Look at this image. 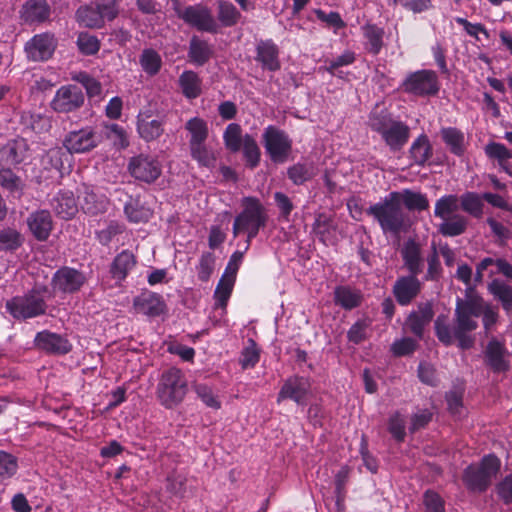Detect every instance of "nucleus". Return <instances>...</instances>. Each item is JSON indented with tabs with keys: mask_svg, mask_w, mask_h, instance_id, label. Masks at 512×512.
Segmentation results:
<instances>
[{
	"mask_svg": "<svg viewBox=\"0 0 512 512\" xmlns=\"http://www.w3.org/2000/svg\"><path fill=\"white\" fill-rule=\"evenodd\" d=\"M85 103V94L81 87L66 84L59 87L50 102L51 109L59 114H69L78 111Z\"/></svg>",
	"mask_w": 512,
	"mask_h": 512,
	"instance_id": "nucleus-12",
	"label": "nucleus"
},
{
	"mask_svg": "<svg viewBox=\"0 0 512 512\" xmlns=\"http://www.w3.org/2000/svg\"><path fill=\"white\" fill-rule=\"evenodd\" d=\"M52 208L55 213L63 218L70 219L78 211V206L71 191H59L52 199Z\"/></svg>",
	"mask_w": 512,
	"mask_h": 512,
	"instance_id": "nucleus-32",
	"label": "nucleus"
},
{
	"mask_svg": "<svg viewBox=\"0 0 512 512\" xmlns=\"http://www.w3.org/2000/svg\"><path fill=\"white\" fill-rule=\"evenodd\" d=\"M213 54V50L209 43L205 40L193 36L189 43L188 57L190 62L195 65L202 66L209 61Z\"/></svg>",
	"mask_w": 512,
	"mask_h": 512,
	"instance_id": "nucleus-37",
	"label": "nucleus"
},
{
	"mask_svg": "<svg viewBox=\"0 0 512 512\" xmlns=\"http://www.w3.org/2000/svg\"><path fill=\"white\" fill-rule=\"evenodd\" d=\"M335 225L333 218L326 213H318L315 216L312 225V232L319 238L325 245L332 242L333 233L335 232Z\"/></svg>",
	"mask_w": 512,
	"mask_h": 512,
	"instance_id": "nucleus-40",
	"label": "nucleus"
},
{
	"mask_svg": "<svg viewBox=\"0 0 512 512\" xmlns=\"http://www.w3.org/2000/svg\"><path fill=\"white\" fill-rule=\"evenodd\" d=\"M171 3L177 17L190 27L212 34L219 31V23L208 6L198 3L182 8L179 0H171Z\"/></svg>",
	"mask_w": 512,
	"mask_h": 512,
	"instance_id": "nucleus-9",
	"label": "nucleus"
},
{
	"mask_svg": "<svg viewBox=\"0 0 512 512\" xmlns=\"http://www.w3.org/2000/svg\"><path fill=\"white\" fill-rule=\"evenodd\" d=\"M23 242L21 234L14 229L0 230V250H15Z\"/></svg>",
	"mask_w": 512,
	"mask_h": 512,
	"instance_id": "nucleus-60",
	"label": "nucleus"
},
{
	"mask_svg": "<svg viewBox=\"0 0 512 512\" xmlns=\"http://www.w3.org/2000/svg\"><path fill=\"white\" fill-rule=\"evenodd\" d=\"M401 89L416 96H434L439 92L438 76L433 70H418L409 73L401 83Z\"/></svg>",
	"mask_w": 512,
	"mask_h": 512,
	"instance_id": "nucleus-11",
	"label": "nucleus"
},
{
	"mask_svg": "<svg viewBox=\"0 0 512 512\" xmlns=\"http://www.w3.org/2000/svg\"><path fill=\"white\" fill-rule=\"evenodd\" d=\"M409 153L414 164L424 166L433 154L432 146L427 135H419L411 144Z\"/></svg>",
	"mask_w": 512,
	"mask_h": 512,
	"instance_id": "nucleus-39",
	"label": "nucleus"
},
{
	"mask_svg": "<svg viewBox=\"0 0 512 512\" xmlns=\"http://www.w3.org/2000/svg\"><path fill=\"white\" fill-rule=\"evenodd\" d=\"M361 31L365 51L373 56L378 55L384 47V29L376 24L366 23L361 26Z\"/></svg>",
	"mask_w": 512,
	"mask_h": 512,
	"instance_id": "nucleus-30",
	"label": "nucleus"
},
{
	"mask_svg": "<svg viewBox=\"0 0 512 512\" xmlns=\"http://www.w3.org/2000/svg\"><path fill=\"white\" fill-rule=\"evenodd\" d=\"M166 489L176 496L182 497L186 492V477L175 471L171 472L166 479Z\"/></svg>",
	"mask_w": 512,
	"mask_h": 512,
	"instance_id": "nucleus-64",
	"label": "nucleus"
},
{
	"mask_svg": "<svg viewBox=\"0 0 512 512\" xmlns=\"http://www.w3.org/2000/svg\"><path fill=\"white\" fill-rule=\"evenodd\" d=\"M73 80L80 83L86 90L89 97L99 96L102 92L101 83L86 72H80L73 77Z\"/></svg>",
	"mask_w": 512,
	"mask_h": 512,
	"instance_id": "nucleus-61",
	"label": "nucleus"
},
{
	"mask_svg": "<svg viewBox=\"0 0 512 512\" xmlns=\"http://www.w3.org/2000/svg\"><path fill=\"white\" fill-rule=\"evenodd\" d=\"M241 148L247 166L252 169L257 167L260 162L261 151L254 137L250 134H245Z\"/></svg>",
	"mask_w": 512,
	"mask_h": 512,
	"instance_id": "nucleus-48",
	"label": "nucleus"
},
{
	"mask_svg": "<svg viewBox=\"0 0 512 512\" xmlns=\"http://www.w3.org/2000/svg\"><path fill=\"white\" fill-rule=\"evenodd\" d=\"M139 137L146 142L157 140L164 133V123L160 119H152L150 111H141L136 121Z\"/></svg>",
	"mask_w": 512,
	"mask_h": 512,
	"instance_id": "nucleus-27",
	"label": "nucleus"
},
{
	"mask_svg": "<svg viewBox=\"0 0 512 512\" xmlns=\"http://www.w3.org/2000/svg\"><path fill=\"white\" fill-rule=\"evenodd\" d=\"M128 170L136 180L150 184L160 177L162 165L156 157L140 154L130 159Z\"/></svg>",
	"mask_w": 512,
	"mask_h": 512,
	"instance_id": "nucleus-14",
	"label": "nucleus"
},
{
	"mask_svg": "<svg viewBox=\"0 0 512 512\" xmlns=\"http://www.w3.org/2000/svg\"><path fill=\"white\" fill-rule=\"evenodd\" d=\"M255 60L264 70L275 72L280 69L279 48L272 39L260 40L257 43Z\"/></svg>",
	"mask_w": 512,
	"mask_h": 512,
	"instance_id": "nucleus-26",
	"label": "nucleus"
},
{
	"mask_svg": "<svg viewBox=\"0 0 512 512\" xmlns=\"http://www.w3.org/2000/svg\"><path fill=\"white\" fill-rule=\"evenodd\" d=\"M442 140L450 152L456 156H463L466 151L465 135L455 127H444L440 131Z\"/></svg>",
	"mask_w": 512,
	"mask_h": 512,
	"instance_id": "nucleus-38",
	"label": "nucleus"
},
{
	"mask_svg": "<svg viewBox=\"0 0 512 512\" xmlns=\"http://www.w3.org/2000/svg\"><path fill=\"white\" fill-rule=\"evenodd\" d=\"M77 46L81 53L94 55L100 49V42L96 36L89 33H80L77 38Z\"/></svg>",
	"mask_w": 512,
	"mask_h": 512,
	"instance_id": "nucleus-62",
	"label": "nucleus"
},
{
	"mask_svg": "<svg viewBox=\"0 0 512 512\" xmlns=\"http://www.w3.org/2000/svg\"><path fill=\"white\" fill-rule=\"evenodd\" d=\"M27 225L38 241L47 240L53 228L50 212L47 210H38L31 213L27 218Z\"/></svg>",
	"mask_w": 512,
	"mask_h": 512,
	"instance_id": "nucleus-29",
	"label": "nucleus"
},
{
	"mask_svg": "<svg viewBox=\"0 0 512 512\" xmlns=\"http://www.w3.org/2000/svg\"><path fill=\"white\" fill-rule=\"evenodd\" d=\"M137 260L129 250H123L113 259L110 266V274L113 279L121 282L135 268Z\"/></svg>",
	"mask_w": 512,
	"mask_h": 512,
	"instance_id": "nucleus-31",
	"label": "nucleus"
},
{
	"mask_svg": "<svg viewBox=\"0 0 512 512\" xmlns=\"http://www.w3.org/2000/svg\"><path fill=\"white\" fill-rule=\"evenodd\" d=\"M484 355L486 364L493 372L500 373L509 369L508 351L505 345L497 339H492L488 342Z\"/></svg>",
	"mask_w": 512,
	"mask_h": 512,
	"instance_id": "nucleus-25",
	"label": "nucleus"
},
{
	"mask_svg": "<svg viewBox=\"0 0 512 512\" xmlns=\"http://www.w3.org/2000/svg\"><path fill=\"white\" fill-rule=\"evenodd\" d=\"M189 149L191 158L196 161L200 167L213 169L216 166L217 154L206 142L191 145Z\"/></svg>",
	"mask_w": 512,
	"mask_h": 512,
	"instance_id": "nucleus-41",
	"label": "nucleus"
},
{
	"mask_svg": "<svg viewBox=\"0 0 512 512\" xmlns=\"http://www.w3.org/2000/svg\"><path fill=\"white\" fill-rule=\"evenodd\" d=\"M133 308L148 317H158L165 313L166 304L163 297L150 290H143L133 299Z\"/></svg>",
	"mask_w": 512,
	"mask_h": 512,
	"instance_id": "nucleus-22",
	"label": "nucleus"
},
{
	"mask_svg": "<svg viewBox=\"0 0 512 512\" xmlns=\"http://www.w3.org/2000/svg\"><path fill=\"white\" fill-rule=\"evenodd\" d=\"M417 348V341L410 337L395 340L391 345V352L396 357L412 354Z\"/></svg>",
	"mask_w": 512,
	"mask_h": 512,
	"instance_id": "nucleus-63",
	"label": "nucleus"
},
{
	"mask_svg": "<svg viewBox=\"0 0 512 512\" xmlns=\"http://www.w3.org/2000/svg\"><path fill=\"white\" fill-rule=\"evenodd\" d=\"M216 257L212 252H203L196 266L197 277L202 282H207L213 274Z\"/></svg>",
	"mask_w": 512,
	"mask_h": 512,
	"instance_id": "nucleus-56",
	"label": "nucleus"
},
{
	"mask_svg": "<svg viewBox=\"0 0 512 512\" xmlns=\"http://www.w3.org/2000/svg\"><path fill=\"white\" fill-rule=\"evenodd\" d=\"M185 129L189 133V146L206 142L209 134L207 122L200 117H193L185 123Z\"/></svg>",
	"mask_w": 512,
	"mask_h": 512,
	"instance_id": "nucleus-45",
	"label": "nucleus"
},
{
	"mask_svg": "<svg viewBox=\"0 0 512 512\" xmlns=\"http://www.w3.org/2000/svg\"><path fill=\"white\" fill-rule=\"evenodd\" d=\"M139 63L146 74L154 76L162 67V58L157 51L148 48L142 51Z\"/></svg>",
	"mask_w": 512,
	"mask_h": 512,
	"instance_id": "nucleus-49",
	"label": "nucleus"
},
{
	"mask_svg": "<svg viewBox=\"0 0 512 512\" xmlns=\"http://www.w3.org/2000/svg\"><path fill=\"white\" fill-rule=\"evenodd\" d=\"M47 288L34 287L23 295H17L6 301V311L17 321H26L46 314L48 309Z\"/></svg>",
	"mask_w": 512,
	"mask_h": 512,
	"instance_id": "nucleus-5",
	"label": "nucleus"
},
{
	"mask_svg": "<svg viewBox=\"0 0 512 512\" xmlns=\"http://www.w3.org/2000/svg\"><path fill=\"white\" fill-rule=\"evenodd\" d=\"M241 212L234 218L232 232L237 237L246 234L245 251L249 249L252 240L268 223L267 209L257 197L246 196L241 199Z\"/></svg>",
	"mask_w": 512,
	"mask_h": 512,
	"instance_id": "nucleus-4",
	"label": "nucleus"
},
{
	"mask_svg": "<svg viewBox=\"0 0 512 512\" xmlns=\"http://www.w3.org/2000/svg\"><path fill=\"white\" fill-rule=\"evenodd\" d=\"M458 203L459 198L454 194L444 195L435 203L434 215L443 220L438 232L445 237L459 236L467 229V217L455 213L459 208Z\"/></svg>",
	"mask_w": 512,
	"mask_h": 512,
	"instance_id": "nucleus-7",
	"label": "nucleus"
},
{
	"mask_svg": "<svg viewBox=\"0 0 512 512\" xmlns=\"http://www.w3.org/2000/svg\"><path fill=\"white\" fill-rule=\"evenodd\" d=\"M260 359V349L253 339H248L240 356V364L243 369L253 368Z\"/></svg>",
	"mask_w": 512,
	"mask_h": 512,
	"instance_id": "nucleus-55",
	"label": "nucleus"
},
{
	"mask_svg": "<svg viewBox=\"0 0 512 512\" xmlns=\"http://www.w3.org/2000/svg\"><path fill=\"white\" fill-rule=\"evenodd\" d=\"M0 186L14 197L22 195L23 182L10 168L0 169Z\"/></svg>",
	"mask_w": 512,
	"mask_h": 512,
	"instance_id": "nucleus-50",
	"label": "nucleus"
},
{
	"mask_svg": "<svg viewBox=\"0 0 512 512\" xmlns=\"http://www.w3.org/2000/svg\"><path fill=\"white\" fill-rule=\"evenodd\" d=\"M194 391L197 397L209 408L218 410L221 408V401L214 394L213 389L206 384L194 385Z\"/></svg>",
	"mask_w": 512,
	"mask_h": 512,
	"instance_id": "nucleus-59",
	"label": "nucleus"
},
{
	"mask_svg": "<svg viewBox=\"0 0 512 512\" xmlns=\"http://www.w3.org/2000/svg\"><path fill=\"white\" fill-rule=\"evenodd\" d=\"M363 294L361 290L350 286H337L334 289V302L345 310H352L361 305Z\"/></svg>",
	"mask_w": 512,
	"mask_h": 512,
	"instance_id": "nucleus-33",
	"label": "nucleus"
},
{
	"mask_svg": "<svg viewBox=\"0 0 512 512\" xmlns=\"http://www.w3.org/2000/svg\"><path fill=\"white\" fill-rule=\"evenodd\" d=\"M57 40L52 33L44 32L34 35L24 45V52L30 61L49 60L55 52Z\"/></svg>",
	"mask_w": 512,
	"mask_h": 512,
	"instance_id": "nucleus-15",
	"label": "nucleus"
},
{
	"mask_svg": "<svg viewBox=\"0 0 512 512\" xmlns=\"http://www.w3.org/2000/svg\"><path fill=\"white\" fill-rule=\"evenodd\" d=\"M79 198L82 210L89 215L105 213L109 206L108 198L103 194L96 193L90 186L83 185Z\"/></svg>",
	"mask_w": 512,
	"mask_h": 512,
	"instance_id": "nucleus-28",
	"label": "nucleus"
},
{
	"mask_svg": "<svg viewBox=\"0 0 512 512\" xmlns=\"http://www.w3.org/2000/svg\"><path fill=\"white\" fill-rule=\"evenodd\" d=\"M434 316L433 306L430 302L419 303L417 310L412 311L406 319L407 329L418 339H422L426 326Z\"/></svg>",
	"mask_w": 512,
	"mask_h": 512,
	"instance_id": "nucleus-24",
	"label": "nucleus"
},
{
	"mask_svg": "<svg viewBox=\"0 0 512 512\" xmlns=\"http://www.w3.org/2000/svg\"><path fill=\"white\" fill-rule=\"evenodd\" d=\"M124 213L130 222H147L152 212L145 207L138 198L129 197L124 205Z\"/></svg>",
	"mask_w": 512,
	"mask_h": 512,
	"instance_id": "nucleus-44",
	"label": "nucleus"
},
{
	"mask_svg": "<svg viewBox=\"0 0 512 512\" xmlns=\"http://www.w3.org/2000/svg\"><path fill=\"white\" fill-rule=\"evenodd\" d=\"M480 316H482L483 327L488 332L498 320V310L478 295H469L465 299L458 298L454 325H450L446 315L437 316L434 322L435 335L445 346H451L457 342L460 349L468 350L475 343V337L471 332L478 328L477 319Z\"/></svg>",
	"mask_w": 512,
	"mask_h": 512,
	"instance_id": "nucleus-1",
	"label": "nucleus"
},
{
	"mask_svg": "<svg viewBox=\"0 0 512 512\" xmlns=\"http://www.w3.org/2000/svg\"><path fill=\"white\" fill-rule=\"evenodd\" d=\"M102 141V136L93 126H85L79 130L67 133L63 146L71 154H82L96 148Z\"/></svg>",
	"mask_w": 512,
	"mask_h": 512,
	"instance_id": "nucleus-13",
	"label": "nucleus"
},
{
	"mask_svg": "<svg viewBox=\"0 0 512 512\" xmlns=\"http://www.w3.org/2000/svg\"><path fill=\"white\" fill-rule=\"evenodd\" d=\"M403 267L408 273L420 275L424 270L425 256L423 245L415 238H408L400 248Z\"/></svg>",
	"mask_w": 512,
	"mask_h": 512,
	"instance_id": "nucleus-18",
	"label": "nucleus"
},
{
	"mask_svg": "<svg viewBox=\"0 0 512 512\" xmlns=\"http://www.w3.org/2000/svg\"><path fill=\"white\" fill-rule=\"evenodd\" d=\"M397 195L391 192L381 201L371 205L366 213L379 224L384 235L400 237L411 228V219L397 202Z\"/></svg>",
	"mask_w": 512,
	"mask_h": 512,
	"instance_id": "nucleus-2",
	"label": "nucleus"
},
{
	"mask_svg": "<svg viewBox=\"0 0 512 512\" xmlns=\"http://www.w3.org/2000/svg\"><path fill=\"white\" fill-rule=\"evenodd\" d=\"M179 87L182 94L187 99H196L202 93V80L199 75L192 70H185L179 76Z\"/></svg>",
	"mask_w": 512,
	"mask_h": 512,
	"instance_id": "nucleus-35",
	"label": "nucleus"
},
{
	"mask_svg": "<svg viewBox=\"0 0 512 512\" xmlns=\"http://www.w3.org/2000/svg\"><path fill=\"white\" fill-rule=\"evenodd\" d=\"M234 283L235 282L232 280H227V278L221 277L214 291L215 309H222L225 311Z\"/></svg>",
	"mask_w": 512,
	"mask_h": 512,
	"instance_id": "nucleus-52",
	"label": "nucleus"
},
{
	"mask_svg": "<svg viewBox=\"0 0 512 512\" xmlns=\"http://www.w3.org/2000/svg\"><path fill=\"white\" fill-rule=\"evenodd\" d=\"M482 199V196L475 192H466L461 195L459 200L463 211L475 218H480L484 207Z\"/></svg>",
	"mask_w": 512,
	"mask_h": 512,
	"instance_id": "nucleus-51",
	"label": "nucleus"
},
{
	"mask_svg": "<svg viewBox=\"0 0 512 512\" xmlns=\"http://www.w3.org/2000/svg\"><path fill=\"white\" fill-rule=\"evenodd\" d=\"M392 195H397V202L404 205L410 211H423L428 209L429 201L425 194L411 189H403L401 191H393Z\"/></svg>",
	"mask_w": 512,
	"mask_h": 512,
	"instance_id": "nucleus-34",
	"label": "nucleus"
},
{
	"mask_svg": "<svg viewBox=\"0 0 512 512\" xmlns=\"http://www.w3.org/2000/svg\"><path fill=\"white\" fill-rule=\"evenodd\" d=\"M29 158V145L24 138L11 139L0 147V164L2 166H17Z\"/></svg>",
	"mask_w": 512,
	"mask_h": 512,
	"instance_id": "nucleus-21",
	"label": "nucleus"
},
{
	"mask_svg": "<svg viewBox=\"0 0 512 512\" xmlns=\"http://www.w3.org/2000/svg\"><path fill=\"white\" fill-rule=\"evenodd\" d=\"M356 60V54L355 52L351 50H345L341 55L337 56L334 59L326 60V66L324 67V70L327 71L329 74L333 76L340 77L338 73V69L340 67L349 66L353 64Z\"/></svg>",
	"mask_w": 512,
	"mask_h": 512,
	"instance_id": "nucleus-54",
	"label": "nucleus"
},
{
	"mask_svg": "<svg viewBox=\"0 0 512 512\" xmlns=\"http://www.w3.org/2000/svg\"><path fill=\"white\" fill-rule=\"evenodd\" d=\"M421 289L422 282L418 279V274L409 273L397 278L392 293L399 305L408 306L419 295Z\"/></svg>",
	"mask_w": 512,
	"mask_h": 512,
	"instance_id": "nucleus-19",
	"label": "nucleus"
},
{
	"mask_svg": "<svg viewBox=\"0 0 512 512\" xmlns=\"http://www.w3.org/2000/svg\"><path fill=\"white\" fill-rule=\"evenodd\" d=\"M242 15L238 8L228 0L217 2V23L223 27H233L238 24Z\"/></svg>",
	"mask_w": 512,
	"mask_h": 512,
	"instance_id": "nucleus-43",
	"label": "nucleus"
},
{
	"mask_svg": "<svg viewBox=\"0 0 512 512\" xmlns=\"http://www.w3.org/2000/svg\"><path fill=\"white\" fill-rule=\"evenodd\" d=\"M501 462L493 454L486 455L479 463L467 466L462 475L465 487L474 493L485 492L500 470Z\"/></svg>",
	"mask_w": 512,
	"mask_h": 512,
	"instance_id": "nucleus-8",
	"label": "nucleus"
},
{
	"mask_svg": "<svg viewBox=\"0 0 512 512\" xmlns=\"http://www.w3.org/2000/svg\"><path fill=\"white\" fill-rule=\"evenodd\" d=\"M488 291L498 300L507 315L512 313V286L500 279L492 280L488 285Z\"/></svg>",
	"mask_w": 512,
	"mask_h": 512,
	"instance_id": "nucleus-36",
	"label": "nucleus"
},
{
	"mask_svg": "<svg viewBox=\"0 0 512 512\" xmlns=\"http://www.w3.org/2000/svg\"><path fill=\"white\" fill-rule=\"evenodd\" d=\"M52 9L47 0H26L19 11L22 23L32 26L50 21Z\"/></svg>",
	"mask_w": 512,
	"mask_h": 512,
	"instance_id": "nucleus-20",
	"label": "nucleus"
},
{
	"mask_svg": "<svg viewBox=\"0 0 512 512\" xmlns=\"http://www.w3.org/2000/svg\"><path fill=\"white\" fill-rule=\"evenodd\" d=\"M85 282L86 277L83 272L65 266L54 273L51 284L54 291L72 294L79 291Z\"/></svg>",
	"mask_w": 512,
	"mask_h": 512,
	"instance_id": "nucleus-17",
	"label": "nucleus"
},
{
	"mask_svg": "<svg viewBox=\"0 0 512 512\" xmlns=\"http://www.w3.org/2000/svg\"><path fill=\"white\" fill-rule=\"evenodd\" d=\"M266 153L274 163H284L291 153L292 140L283 130L269 125L262 134Z\"/></svg>",
	"mask_w": 512,
	"mask_h": 512,
	"instance_id": "nucleus-10",
	"label": "nucleus"
},
{
	"mask_svg": "<svg viewBox=\"0 0 512 512\" xmlns=\"http://www.w3.org/2000/svg\"><path fill=\"white\" fill-rule=\"evenodd\" d=\"M17 470V458L6 451L0 450V483L12 478Z\"/></svg>",
	"mask_w": 512,
	"mask_h": 512,
	"instance_id": "nucleus-53",
	"label": "nucleus"
},
{
	"mask_svg": "<svg viewBox=\"0 0 512 512\" xmlns=\"http://www.w3.org/2000/svg\"><path fill=\"white\" fill-rule=\"evenodd\" d=\"M188 392V382L184 373L171 367L165 370L156 388L157 399L166 409H173L183 402Z\"/></svg>",
	"mask_w": 512,
	"mask_h": 512,
	"instance_id": "nucleus-6",
	"label": "nucleus"
},
{
	"mask_svg": "<svg viewBox=\"0 0 512 512\" xmlns=\"http://www.w3.org/2000/svg\"><path fill=\"white\" fill-rule=\"evenodd\" d=\"M368 126L380 135L391 152L402 150L410 138V127L384 108L376 107L370 112Z\"/></svg>",
	"mask_w": 512,
	"mask_h": 512,
	"instance_id": "nucleus-3",
	"label": "nucleus"
},
{
	"mask_svg": "<svg viewBox=\"0 0 512 512\" xmlns=\"http://www.w3.org/2000/svg\"><path fill=\"white\" fill-rule=\"evenodd\" d=\"M34 343L39 349L56 355H65L72 349V345L67 338L47 330L38 332Z\"/></svg>",
	"mask_w": 512,
	"mask_h": 512,
	"instance_id": "nucleus-23",
	"label": "nucleus"
},
{
	"mask_svg": "<svg viewBox=\"0 0 512 512\" xmlns=\"http://www.w3.org/2000/svg\"><path fill=\"white\" fill-rule=\"evenodd\" d=\"M427 261V271L423 277L425 281H436L441 277L442 267L439 260V254L435 246L432 247V252L425 258Z\"/></svg>",
	"mask_w": 512,
	"mask_h": 512,
	"instance_id": "nucleus-58",
	"label": "nucleus"
},
{
	"mask_svg": "<svg viewBox=\"0 0 512 512\" xmlns=\"http://www.w3.org/2000/svg\"><path fill=\"white\" fill-rule=\"evenodd\" d=\"M311 392L310 380L302 376H291L287 378L281 387L277 402L290 399L297 405L305 406L307 404L308 396Z\"/></svg>",
	"mask_w": 512,
	"mask_h": 512,
	"instance_id": "nucleus-16",
	"label": "nucleus"
},
{
	"mask_svg": "<svg viewBox=\"0 0 512 512\" xmlns=\"http://www.w3.org/2000/svg\"><path fill=\"white\" fill-rule=\"evenodd\" d=\"M242 128L238 123H230L223 132V141L227 150L236 153L243 144Z\"/></svg>",
	"mask_w": 512,
	"mask_h": 512,
	"instance_id": "nucleus-47",
	"label": "nucleus"
},
{
	"mask_svg": "<svg viewBox=\"0 0 512 512\" xmlns=\"http://www.w3.org/2000/svg\"><path fill=\"white\" fill-rule=\"evenodd\" d=\"M76 19L80 25L88 28H102L104 23L98 14L93 1L88 5L81 6L76 11Z\"/></svg>",
	"mask_w": 512,
	"mask_h": 512,
	"instance_id": "nucleus-46",
	"label": "nucleus"
},
{
	"mask_svg": "<svg viewBox=\"0 0 512 512\" xmlns=\"http://www.w3.org/2000/svg\"><path fill=\"white\" fill-rule=\"evenodd\" d=\"M317 174V168L313 162H298L287 170L288 178L295 185H302L313 179Z\"/></svg>",
	"mask_w": 512,
	"mask_h": 512,
	"instance_id": "nucleus-42",
	"label": "nucleus"
},
{
	"mask_svg": "<svg viewBox=\"0 0 512 512\" xmlns=\"http://www.w3.org/2000/svg\"><path fill=\"white\" fill-rule=\"evenodd\" d=\"M103 23L114 20L119 13L117 0H92Z\"/></svg>",
	"mask_w": 512,
	"mask_h": 512,
	"instance_id": "nucleus-57",
	"label": "nucleus"
}]
</instances>
